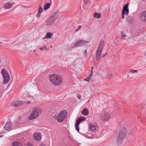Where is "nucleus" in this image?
<instances>
[{"instance_id":"f257e3e1","label":"nucleus","mask_w":146,"mask_h":146,"mask_svg":"<svg viewBox=\"0 0 146 146\" xmlns=\"http://www.w3.org/2000/svg\"><path fill=\"white\" fill-rule=\"evenodd\" d=\"M127 131L125 127L122 128L120 130L117 141L116 144L117 145H121L126 136Z\"/></svg>"},{"instance_id":"f03ea898","label":"nucleus","mask_w":146,"mask_h":146,"mask_svg":"<svg viewBox=\"0 0 146 146\" xmlns=\"http://www.w3.org/2000/svg\"><path fill=\"white\" fill-rule=\"evenodd\" d=\"M50 82L55 86H59L62 83L61 77L59 75L56 74H52L49 76Z\"/></svg>"},{"instance_id":"7ed1b4c3","label":"nucleus","mask_w":146,"mask_h":146,"mask_svg":"<svg viewBox=\"0 0 146 146\" xmlns=\"http://www.w3.org/2000/svg\"><path fill=\"white\" fill-rule=\"evenodd\" d=\"M104 45V41L101 40L98 49L96 51V56L97 60H99Z\"/></svg>"},{"instance_id":"20e7f679","label":"nucleus","mask_w":146,"mask_h":146,"mask_svg":"<svg viewBox=\"0 0 146 146\" xmlns=\"http://www.w3.org/2000/svg\"><path fill=\"white\" fill-rule=\"evenodd\" d=\"M67 115V112L66 110H63L60 111L57 116V120L60 123L62 122Z\"/></svg>"},{"instance_id":"39448f33","label":"nucleus","mask_w":146,"mask_h":146,"mask_svg":"<svg viewBox=\"0 0 146 146\" xmlns=\"http://www.w3.org/2000/svg\"><path fill=\"white\" fill-rule=\"evenodd\" d=\"M1 73L4 78L3 84H6L9 80V76L7 70L5 69L2 70Z\"/></svg>"},{"instance_id":"423d86ee","label":"nucleus","mask_w":146,"mask_h":146,"mask_svg":"<svg viewBox=\"0 0 146 146\" xmlns=\"http://www.w3.org/2000/svg\"><path fill=\"white\" fill-rule=\"evenodd\" d=\"M40 110L39 109L35 108L34 109L31 113L29 117V120H31L36 118L39 115Z\"/></svg>"},{"instance_id":"0eeeda50","label":"nucleus","mask_w":146,"mask_h":146,"mask_svg":"<svg viewBox=\"0 0 146 146\" xmlns=\"http://www.w3.org/2000/svg\"><path fill=\"white\" fill-rule=\"evenodd\" d=\"M89 42V41H85L82 40H79L75 44L73 47H78L83 46L86 44H87Z\"/></svg>"},{"instance_id":"6e6552de","label":"nucleus","mask_w":146,"mask_h":146,"mask_svg":"<svg viewBox=\"0 0 146 146\" xmlns=\"http://www.w3.org/2000/svg\"><path fill=\"white\" fill-rule=\"evenodd\" d=\"M86 118L84 117H81L78 118L75 123V127L77 131L79 132V129L78 128V126L80 123L83 120H85Z\"/></svg>"},{"instance_id":"1a4fd4ad","label":"nucleus","mask_w":146,"mask_h":146,"mask_svg":"<svg viewBox=\"0 0 146 146\" xmlns=\"http://www.w3.org/2000/svg\"><path fill=\"white\" fill-rule=\"evenodd\" d=\"M55 20L56 19L50 16L46 20L45 23V25L47 26L51 25L54 23Z\"/></svg>"},{"instance_id":"9d476101","label":"nucleus","mask_w":146,"mask_h":146,"mask_svg":"<svg viewBox=\"0 0 146 146\" xmlns=\"http://www.w3.org/2000/svg\"><path fill=\"white\" fill-rule=\"evenodd\" d=\"M12 127V125L11 121L9 119L6 123L4 127L5 129L7 131H10Z\"/></svg>"},{"instance_id":"9b49d317","label":"nucleus","mask_w":146,"mask_h":146,"mask_svg":"<svg viewBox=\"0 0 146 146\" xmlns=\"http://www.w3.org/2000/svg\"><path fill=\"white\" fill-rule=\"evenodd\" d=\"M102 119L104 121L108 120L110 118V115L107 112L103 113L101 116Z\"/></svg>"},{"instance_id":"f8f14e48","label":"nucleus","mask_w":146,"mask_h":146,"mask_svg":"<svg viewBox=\"0 0 146 146\" xmlns=\"http://www.w3.org/2000/svg\"><path fill=\"white\" fill-rule=\"evenodd\" d=\"M14 4V2H12L11 3L7 2L4 4L3 7L5 9H8L12 7V6Z\"/></svg>"},{"instance_id":"ddd939ff","label":"nucleus","mask_w":146,"mask_h":146,"mask_svg":"<svg viewBox=\"0 0 146 146\" xmlns=\"http://www.w3.org/2000/svg\"><path fill=\"white\" fill-rule=\"evenodd\" d=\"M129 5L127 3L124 5L122 12L125 13V15H128L129 13V10L128 8Z\"/></svg>"},{"instance_id":"4468645a","label":"nucleus","mask_w":146,"mask_h":146,"mask_svg":"<svg viewBox=\"0 0 146 146\" xmlns=\"http://www.w3.org/2000/svg\"><path fill=\"white\" fill-rule=\"evenodd\" d=\"M34 137L36 140L40 141L41 138V135L40 133H35L34 134Z\"/></svg>"},{"instance_id":"2eb2a0df","label":"nucleus","mask_w":146,"mask_h":146,"mask_svg":"<svg viewBox=\"0 0 146 146\" xmlns=\"http://www.w3.org/2000/svg\"><path fill=\"white\" fill-rule=\"evenodd\" d=\"M25 103V102L22 101H17L15 103H12V105L13 106H17L23 105Z\"/></svg>"},{"instance_id":"dca6fc26","label":"nucleus","mask_w":146,"mask_h":146,"mask_svg":"<svg viewBox=\"0 0 146 146\" xmlns=\"http://www.w3.org/2000/svg\"><path fill=\"white\" fill-rule=\"evenodd\" d=\"M96 126L92 124H90L89 125V129L92 132H94L96 129Z\"/></svg>"},{"instance_id":"f3484780","label":"nucleus","mask_w":146,"mask_h":146,"mask_svg":"<svg viewBox=\"0 0 146 146\" xmlns=\"http://www.w3.org/2000/svg\"><path fill=\"white\" fill-rule=\"evenodd\" d=\"M12 145L13 146H23V144L22 142L15 141L12 143Z\"/></svg>"},{"instance_id":"a211bd4d","label":"nucleus","mask_w":146,"mask_h":146,"mask_svg":"<svg viewBox=\"0 0 146 146\" xmlns=\"http://www.w3.org/2000/svg\"><path fill=\"white\" fill-rule=\"evenodd\" d=\"M81 113L83 115H87L89 113V111L87 109L85 108L82 111Z\"/></svg>"},{"instance_id":"6ab92c4d","label":"nucleus","mask_w":146,"mask_h":146,"mask_svg":"<svg viewBox=\"0 0 146 146\" xmlns=\"http://www.w3.org/2000/svg\"><path fill=\"white\" fill-rule=\"evenodd\" d=\"M141 17L145 22H146V11H143L141 13Z\"/></svg>"},{"instance_id":"aec40b11","label":"nucleus","mask_w":146,"mask_h":146,"mask_svg":"<svg viewBox=\"0 0 146 146\" xmlns=\"http://www.w3.org/2000/svg\"><path fill=\"white\" fill-rule=\"evenodd\" d=\"M52 35V33H47L45 36L43 38V39H45L47 38H50Z\"/></svg>"},{"instance_id":"412c9836","label":"nucleus","mask_w":146,"mask_h":146,"mask_svg":"<svg viewBox=\"0 0 146 146\" xmlns=\"http://www.w3.org/2000/svg\"><path fill=\"white\" fill-rule=\"evenodd\" d=\"M50 6V3H46L44 7V9L45 10H46L49 9Z\"/></svg>"},{"instance_id":"4be33fe9","label":"nucleus","mask_w":146,"mask_h":146,"mask_svg":"<svg viewBox=\"0 0 146 146\" xmlns=\"http://www.w3.org/2000/svg\"><path fill=\"white\" fill-rule=\"evenodd\" d=\"M101 15V14L100 13H95L94 14V17L98 19L100 17Z\"/></svg>"},{"instance_id":"5701e85b","label":"nucleus","mask_w":146,"mask_h":146,"mask_svg":"<svg viewBox=\"0 0 146 146\" xmlns=\"http://www.w3.org/2000/svg\"><path fill=\"white\" fill-rule=\"evenodd\" d=\"M58 13V11L55 12L51 16L55 19H56L57 17V14Z\"/></svg>"},{"instance_id":"b1692460","label":"nucleus","mask_w":146,"mask_h":146,"mask_svg":"<svg viewBox=\"0 0 146 146\" xmlns=\"http://www.w3.org/2000/svg\"><path fill=\"white\" fill-rule=\"evenodd\" d=\"M51 116L54 118H56L57 117V113L56 112H53L52 113Z\"/></svg>"},{"instance_id":"393cba45","label":"nucleus","mask_w":146,"mask_h":146,"mask_svg":"<svg viewBox=\"0 0 146 146\" xmlns=\"http://www.w3.org/2000/svg\"><path fill=\"white\" fill-rule=\"evenodd\" d=\"M112 77V74L111 73H109L107 76V80L109 81Z\"/></svg>"},{"instance_id":"a878e982","label":"nucleus","mask_w":146,"mask_h":146,"mask_svg":"<svg viewBox=\"0 0 146 146\" xmlns=\"http://www.w3.org/2000/svg\"><path fill=\"white\" fill-rule=\"evenodd\" d=\"M84 3L85 5H88L90 4L91 3L90 0H84Z\"/></svg>"},{"instance_id":"bb28decb","label":"nucleus","mask_w":146,"mask_h":146,"mask_svg":"<svg viewBox=\"0 0 146 146\" xmlns=\"http://www.w3.org/2000/svg\"><path fill=\"white\" fill-rule=\"evenodd\" d=\"M91 77H90V76H88L87 78L84 79V81L88 82L90 81V80L91 79Z\"/></svg>"},{"instance_id":"cd10ccee","label":"nucleus","mask_w":146,"mask_h":146,"mask_svg":"<svg viewBox=\"0 0 146 146\" xmlns=\"http://www.w3.org/2000/svg\"><path fill=\"white\" fill-rule=\"evenodd\" d=\"M43 11V9L41 7H40L38 9V13H41Z\"/></svg>"},{"instance_id":"c85d7f7f","label":"nucleus","mask_w":146,"mask_h":146,"mask_svg":"<svg viewBox=\"0 0 146 146\" xmlns=\"http://www.w3.org/2000/svg\"><path fill=\"white\" fill-rule=\"evenodd\" d=\"M93 67H91V72H90V74L89 75V76H90V77H92V76L93 75Z\"/></svg>"},{"instance_id":"c756f323","label":"nucleus","mask_w":146,"mask_h":146,"mask_svg":"<svg viewBox=\"0 0 146 146\" xmlns=\"http://www.w3.org/2000/svg\"><path fill=\"white\" fill-rule=\"evenodd\" d=\"M44 49L45 50H48V48L47 49V47L45 46H43L42 47H40V49L41 50H43V49Z\"/></svg>"},{"instance_id":"7c9ffc66","label":"nucleus","mask_w":146,"mask_h":146,"mask_svg":"<svg viewBox=\"0 0 146 146\" xmlns=\"http://www.w3.org/2000/svg\"><path fill=\"white\" fill-rule=\"evenodd\" d=\"M137 72V70H133L132 69H131L129 70V72H130L132 73H135Z\"/></svg>"},{"instance_id":"2f4dec72","label":"nucleus","mask_w":146,"mask_h":146,"mask_svg":"<svg viewBox=\"0 0 146 146\" xmlns=\"http://www.w3.org/2000/svg\"><path fill=\"white\" fill-rule=\"evenodd\" d=\"M82 27V26L81 25H79L77 29H76L75 31L76 32H77L80 29H81Z\"/></svg>"},{"instance_id":"473e14b6","label":"nucleus","mask_w":146,"mask_h":146,"mask_svg":"<svg viewBox=\"0 0 146 146\" xmlns=\"http://www.w3.org/2000/svg\"><path fill=\"white\" fill-rule=\"evenodd\" d=\"M121 35L122 37H125L126 36L125 33L123 32H121Z\"/></svg>"},{"instance_id":"72a5a7b5","label":"nucleus","mask_w":146,"mask_h":146,"mask_svg":"<svg viewBox=\"0 0 146 146\" xmlns=\"http://www.w3.org/2000/svg\"><path fill=\"white\" fill-rule=\"evenodd\" d=\"M125 13H124L123 12H122V18L124 19L125 18Z\"/></svg>"},{"instance_id":"f704fd0d","label":"nucleus","mask_w":146,"mask_h":146,"mask_svg":"<svg viewBox=\"0 0 146 146\" xmlns=\"http://www.w3.org/2000/svg\"><path fill=\"white\" fill-rule=\"evenodd\" d=\"M76 96L77 98L79 99L81 98V96L79 94H76Z\"/></svg>"},{"instance_id":"c9c22d12","label":"nucleus","mask_w":146,"mask_h":146,"mask_svg":"<svg viewBox=\"0 0 146 146\" xmlns=\"http://www.w3.org/2000/svg\"><path fill=\"white\" fill-rule=\"evenodd\" d=\"M41 13H38L37 15H36V17H37L38 18H39V17H40V15H41Z\"/></svg>"},{"instance_id":"e433bc0d","label":"nucleus","mask_w":146,"mask_h":146,"mask_svg":"<svg viewBox=\"0 0 146 146\" xmlns=\"http://www.w3.org/2000/svg\"><path fill=\"white\" fill-rule=\"evenodd\" d=\"M27 146H33V145L30 143H28L27 145Z\"/></svg>"},{"instance_id":"4c0bfd02","label":"nucleus","mask_w":146,"mask_h":146,"mask_svg":"<svg viewBox=\"0 0 146 146\" xmlns=\"http://www.w3.org/2000/svg\"><path fill=\"white\" fill-rule=\"evenodd\" d=\"M87 53V50H85L84 52V54H86Z\"/></svg>"},{"instance_id":"58836bf2","label":"nucleus","mask_w":146,"mask_h":146,"mask_svg":"<svg viewBox=\"0 0 146 146\" xmlns=\"http://www.w3.org/2000/svg\"><path fill=\"white\" fill-rule=\"evenodd\" d=\"M49 1H50L51 2V0H46V2Z\"/></svg>"},{"instance_id":"ea45409f","label":"nucleus","mask_w":146,"mask_h":146,"mask_svg":"<svg viewBox=\"0 0 146 146\" xmlns=\"http://www.w3.org/2000/svg\"><path fill=\"white\" fill-rule=\"evenodd\" d=\"M30 103V102H27V104H29Z\"/></svg>"},{"instance_id":"a19ab883","label":"nucleus","mask_w":146,"mask_h":146,"mask_svg":"<svg viewBox=\"0 0 146 146\" xmlns=\"http://www.w3.org/2000/svg\"><path fill=\"white\" fill-rule=\"evenodd\" d=\"M43 145V144H41L40 145V146H42V145Z\"/></svg>"},{"instance_id":"79ce46f5","label":"nucleus","mask_w":146,"mask_h":146,"mask_svg":"<svg viewBox=\"0 0 146 146\" xmlns=\"http://www.w3.org/2000/svg\"><path fill=\"white\" fill-rule=\"evenodd\" d=\"M3 136V135H1V136H0V138L1 137H2Z\"/></svg>"},{"instance_id":"37998d69","label":"nucleus","mask_w":146,"mask_h":146,"mask_svg":"<svg viewBox=\"0 0 146 146\" xmlns=\"http://www.w3.org/2000/svg\"><path fill=\"white\" fill-rule=\"evenodd\" d=\"M145 56H146V52L145 53Z\"/></svg>"},{"instance_id":"c03bdc74","label":"nucleus","mask_w":146,"mask_h":146,"mask_svg":"<svg viewBox=\"0 0 146 146\" xmlns=\"http://www.w3.org/2000/svg\"><path fill=\"white\" fill-rule=\"evenodd\" d=\"M52 47V46H50V47Z\"/></svg>"},{"instance_id":"a18cd8bd","label":"nucleus","mask_w":146,"mask_h":146,"mask_svg":"<svg viewBox=\"0 0 146 146\" xmlns=\"http://www.w3.org/2000/svg\"><path fill=\"white\" fill-rule=\"evenodd\" d=\"M127 76H129L128 75H127Z\"/></svg>"},{"instance_id":"49530a36","label":"nucleus","mask_w":146,"mask_h":146,"mask_svg":"<svg viewBox=\"0 0 146 146\" xmlns=\"http://www.w3.org/2000/svg\"><path fill=\"white\" fill-rule=\"evenodd\" d=\"M143 1H144V0H142Z\"/></svg>"}]
</instances>
